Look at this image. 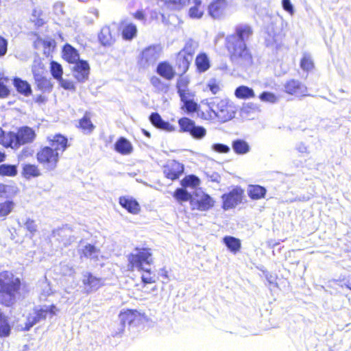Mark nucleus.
I'll return each mask as SVG.
<instances>
[{
  "mask_svg": "<svg viewBox=\"0 0 351 351\" xmlns=\"http://www.w3.org/2000/svg\"><path fill=\"white\" fill-rule=\"evenodd\" d=\"M99 254V250L91 244L86 245L83 249H82L81 256H83L87 258L97 259Z\"/></svg>",
  "mask_w": 351,
  "mask_h": 351,
  "instance_id": "nucleus-37",
  "label": "nucleus"
},
{
  "mask_svg": "<svg viewBox=\"0 0 351 351\" xmlns=\"http://www.w3.org/2000/svg\"><path fill=\"white\" fill-rule=\"evenodd\" d=\"M24 225L25 228L32 234L37 231V224L35 221L31 219H27Z\"/></svg>",
  "mask_w": 351,
  "mask_h": 351,
  "instance_id": "nucleus-58",
  "label": "nucleus"
},
{
  "mask_svg": "<svg viewBox=\"0 0 351 351\" xmlns=\"http://www.w3.org/2000/svg\"><path fill=\"white\" fill-rule=\"evenodd\" d=\"M98 40L101 45L104 47H110L115 42V38L112 34L111 29L109 26L105 25L98 34Z\"/></svg>",
  "mask_w": 351,
  "mask_h": 351,
  "instance_id": "nucleus-20",
  "label": "nucleus"
},
{
  "mask_svg": "<svg viewBox=\"0 0 351 351\" xmlns=\"http://www.w3.org/2000/svg\"><path fill=\"white\" fill-rule=\"evenodd\" d=\"M0 144L5 147L16 148V138L15 132H5L1 130L0 133Z\"/></svg>",
  "mask_w": 351,
  "mask_h": 351,
  "instance_id": "nucleus-24",
  "label": "nucleus"
},
{
  "mask_svg": "<svg viewBox=\"0 0 351 351\" xmlns=\"http://www.w3.org/2000/svg\"><path fill=\"white\" fill-rule=\"evenodd\" d=\"M198 47V43L193 39H189L180 52H184L186 56H190L192 58Z\"/></svg>",
  "mask_w": 351,
  "mask_h": 351,
  "instance_id": "nucleus-39",
  "label": "nucleus"
},
{
  "mask_svg": "<svg viewBox=\"0 0 351 351\" xmlns=\"http://www.w3.org/2000/svg\"><path fill=\"white\" fill-rule=\"evenodd\" d=\"M15 134L16 138V148H19L21 145L32 143L36 138L34 130L28 126L20 128L17 132H15Z\"/></svg>",
  "mask_w": 351,
  "mask_h": 351,
  "instance_id": "nucleus-13",
  "label": "nucleus"
},
{
  "mask_svg": "<svg viewBox=\"0 0 351 351\" xmlns=\"http://www.w3.org/2000/svg\"><path fill=\"white\" fill-rule=\"evenodd\" d=\"M181 184L185 188H195L199 184V179L194 175H189L182 180Z\"/></svg>",
  "mask_w": 351,
  "mask_h": 351,
  "instance_id": "nucleus-44",
  "label": "nucleus"
},
{
  "mask_svg": "<svg viewBox=\"0 0 351 351\" xmlns=\"http://www.w3.org/2000/svg\"><path fill=\"white\" fill-rule=\"evenodd\" d=\"M50 72L51 75L56 80H60L61 77H62L63 69L62 65L52 60L50 63Z\"/></svg>",
  "mask_w": 351,
  "mask_h": 351,
  "instance_id": "nucleus-38",
  "label": "nucleus"
},
{
  "mask_svg": "<svg viewBox=\"0 0 351 351\" xmlns=\"http://www.w3.org/2000/svg\"><path fill=\"white\" fill-rule=\"evenodd\" d=\"M189 1V0H165V3L171 10H180Z\"/></svg>",
  "mask_w": 351,
  "mask_h": 351,
  "instance_id": "nucleus-45",
  "label": "nucleus"
},
{
  "mask_svg": "<svg viewBox=\"0 0 351 351\" xmlns=\"http://www.w3.org/2000/svg\"><path fill=\"white\" fill-rule=\"evenodd\" d=\"M151 83L158 91L166 93L169 89L168 85L162 82L158 77H152Z\"/></svg>",
  "mask_w": 351,
  "mask_h": 351,
  "instance_id": "nucleus-49",
  "label": "nucleus"
},
{
  "mask_svg": "<svg viewBox=\"0 0 351 351\" xmlns=\"http://www.w3.org/2000/svg\"><path fill=\"white\" fill-rule=\"evenodd\" d=\"M173 197L179 202H187L191 203L194 197L184 188L177 189L173 193Z\"/></svg>",
  "mask_w": 351,
  "mask_h": 351,
  "instance_id": "nucleus-34",
  "label": "nucleus"
},
{
  "mask_svg": "<svg viewBox=\"0 0 351 351\" xmlns=\"http://www.w3.org/2000/svg\"><path fill=\"white\" fill-rule=\"evenodd\" d=\"M259 99L262 101H267L270 103H276L277 101V97L272 93L264 91L259 95Z\"/></svg>",
  "mask_w": 351,
  "mask_h": 351,
  "instance_id": "nucleus-53",
  "label": "nucleus"
},
{
  "mask_svg": "<svg viewBox=\"0 0 351 351\" xmlns=\"http://www.w3.org/2000/svg\"><path fill=\"white\" fill-rule=\"evenodd\" d=\"M189 83V80L186 77L180 76L178 79L176 88L178 90V95H181L184 91H187L189 90L188 85Z\"/></svg>",
  "mask_w": 351,
  "mask_h": 351,
  "instance_id": "nucleus-47",
  "label": "nucleus"
},
{
  "mask_svg": "<svg viewBox=\"0 0 351 351\" xmlns=\"http://www.w3.org/2000/svg\"><path fill=\"white\" fill-rule=\"evenodd\" d=\"M283 88L284 91L289 95L296 97L306 95V86L297 80L292 79L287 81L283 85Z\"/></svg>",
  "mask_w": 351,
  "mask_h": 351,
  "instance_id": "nucleus-11",
  "label": "nucleus"
},
{
  "mask_svg": "<svg viewBox=\"0 0 351 351\" xmlns=\"http://www.w3.org/2000/svg\"><path fill=\"white\" fill-rule=\"evenodd\" d=\"M119 27L121 28V36L124 40L131 41L137 36V27L135 24L128 22L127 19H122L119 23Z\"/></svg>",
  "mask_w": 351,
  "mask_h": 351,
  "instance_id": "nucleus-17",
  "label": "nucleus"
},
{
  "mask_svg": "<svg viewBox=\"0 0 351 351\" xmlns=\"http://www.w3.org/2000/svg\"><path fill=\"white\" fill-rule=\"evenodd\" d=\"M234 95L238 99H249L254 98L255 97V93L252 88L241 85L235 89Z\"/></svg>",
  "mask_w": 351,
  "mask_h": 351,
  "instance_id": "nucleus-30",
  "label": "nucleus"
},
{
  "mask_svg": "<svg viewBox=\"0 0 351 351\" xmlns=\"http://www.w3.org/2000/svg\"><path fill=\"white\" fill-rule=\"evenodd\" d=\"M37 88L43 92H50L53 85L51 80L46 77V74L37 75L34 77Z\"/></svg>",
  "mask_w": 351,
  "mask_h": 351,
  "instance_id": "nucleus-26",
  "label": "nucleus"
},
{
  "mask_svg": "<svg viewBox=\"0 0 351 351\" xmlns=\"http://www.w3.org/2000/svg\"><path fill=\"white\" fill-rule=\"evenodd\" d=\"M36 158L44 169L47 171H53L57 167L59 160V153L53 148L45 146L37 152Z\"/></svg>",
  "mask_w": 351,
  "mask_h": 351,
  "instance_id": "nucleus-6",
  "label": "nucleus"
},
{
  "mask_svg": "<svg viewBox=\"0 0 351 351\" xmlns=\"http://www.w3.org/2000/svg\"><path fill=\"white\" fill-rule=\"evenodd\" d=\"M126 312L129 318V326H132L133 324L135 325L140 317L138 312L137 311L132 310H128Z\"/></svg>",
  "mask_w": 351,
  "mask_h": 351,
  "instance_id": "nucleus-55",
  "label": "nucleus"
},
{
  "mask_svg": "<svg viewBox=\"0 0 351 351\" xmlns=\"http://www.w3.org/2000/svg\"><path fill=\"white\" fill-rule=\"evenodd\" d=\"M178 123L180 128V131L183 132L191 133L193 128L194 127L195 122L187 117H183L179 119Z\"/></svg>",
  "mask_w": 351,
  "mask_h": 351,
  "instance_id": "nucleus-40",
  "label": "nucleus"
},
{
  "mask_svg": "<svg viewBox=\"0 0 351 351\" xmlns=\"http://www.w3.org/2000/svg\"><path fill=\"white\" fill-rule=\"evenodd\" d=\"M18 173V169L16 165L1 164L0 165V176L14 177Z\"/></svg>",
  "mask_w": 351,
  "mask_h": 351,
  "instance_id": "nucleus-36",
  "label": "nucleus"
},
{
  "mask_svg": "<svg viewBox=\"0 0 351 351\" xmlns=\"http://www.w3.org/2000/svg\"><path fill=\"white\" fill-rule=\"evenodd\" d=\"M300 67L306 71L312 70L314 67L313 62L311 56L308 54H304L300 61Z\"/></svg>",
  "mask_w": 351,
  "mask_h": 351,
  "instance_id": "nucleus-48",
  "label": "nucleus"
},
{
  "mask_svg": "<svg viewBox=\"0 0 351 351\" xmlns=\"http://www.w3.org/2000/svg\"><path fill=\"white\" fill-rule=\"evenodd\" d=\"M120 205L127 211L133 215L138 214L141 210L138 202L133 197L129 196H122L119 197Z\"/></svg>",
  "mask_w": 351,
  "mask_h": 351,
  "instance_id": "nucleus-18",
  "label": "nucleus"
},
{
  "mask_svg": "<svg viewBox=\"0 0 351 351\" xmlns=\"http://www.w3.org/2000/svg\"><path fill=\"white\" fill-rule=\"evenodd\" d=\"M128 261L131 269L140 271L153 264L152 253L149 248L136 247L134 252L129 254Z\"/></svg>",
  "mask_w": 351,
  "mask_h": 351,
  "instance_id": "nucleus-4",
  "label": "nucleus"
},
{
  "mask_svg": "<svg viewBox=\"0 0 351 351\" xmlns=\"http://www.w3.org/2000/svg\"><path fill=\"white\" fill-rule=\"evenodd\" d=\"M215 201L208 194L203 193L198 197L197 194L195 195L193 199L191 201V206L193 210L197 209L200 211H207L213 207Z\"/></svg>",
  "mask_w": 351,
  "mask_h": 351,
  "instance_id": "nucleus-12",
  "label": "nucleus"
},
{
  "mask_svg": "<svg viewBox=\"0 0 351 351\" xmlns=\"http://www.w3.org/2000/svg\"><path fill=\"white\" fill-rule=\"evenodd\" d=\"M51 237L54 238L59 243L66 247L75 241V237L72 235V230L67 226L55 229L52 231Z\"/></svg>",
  "mask_w": 351,
  "mask_h": 351,
  "instance_id": "nucleus-9",
  "label": "nucleus"
},
{
  "mask_svg": "<svg viewBox=\"0 0 351 351\" xmlns=\"http://www.w3.org/2000/svg\"><path fill=\"white\" fill-rule=\"evenodd\" d=\"M50 142V147L53 148L54 150L61 152L62 153L66 150L68 147V139L60 134L54 135L52 138L48 137Z\"/></svg>",
  "mask_w": 351,
  "mask_h": 351,
  "instance_id": "nucleus-19",
  "label": "nucleus"
},
{
  "mask_svg": "<svg viewBox=\"0 0 351 351\" xmlns=\"http://www.w3.org/2000/svg\"><path fill=\"white\" fill-rule=\"evenodd\" d=\"M184 169L182 164L176 160H171L164 167L163 173L167 178L173 181L180 178L183 173Z\"/></svg>",
  "mask_w": 351,
  "mask_h": 351,
  "instance_id": "nucleus-14",
  "label": "nucleus"
},
{
  "mask_svg": "<svg viewBox=\"0 0 351 351\" xmlns=\"http://www.w3.org/2000/svg\"><path fill=\"white\" fill-rule=\"evenodd\" d=\"M14 202L12 201H5L0 203V217L7 216L12 210Z\"/></svg>",
  "mask_w": 351,
  "mask_h": 351,
  "instance_id": "nucleus-50",
  "label": "nucleus"
},
{
  "mask_svg": "<svg viewBox=\"0 0 351 351\" xmlns=\"http://www.w3.org/2000/svg\"><path fill=\"white\" fill-rule=\"evenodd\" d=\"M149 121L153 125L158 128L162 121V117L158 112H152L149 115Z\"/></svg>",
  "mask_w": 351,
  "mask_h": 351,
  "instance_id": "nucleus-60",
  "label": "nucleus"
},
{
  "mask_svg": "<svg viewBox=\"0 0 351 351\" xmlns=\"http://www.w3.org/2000/svg\"><path fill=\"white\" fill-rule=\"evenodd\" d=\"M57 308L55 305L37 306L34 308L33 312L27 317L25 330H29L35 324L45 320L47 315L51 318L56 313Z\"/></svg>",
  "mask_w": 351,
  "mask_h": 351,
  "instance_id": "nucleus-5",
  "label": "nucleus"
},
{
  "mask_svg": "<svg viewBox=\"0 0 351 351\" xmlns=\"http://www.w3.org/2000/svg\"><path fill=\"white\" fill-rule=\"evenodd\" d=\"M232 148L237 155H245L251 150L249 143L244 139L237 138L232 142Z\"/></svg>",
  "mask_w": 351,
  "mask_h": 351,
  "instance_id": "nucleus-22",
  "label": "nucleus"
},
{
  "mask_svg": "<svg viewBox=\"0 0 351 351\" xmlns=\"http://www.w3.org/2000/svg\"><path fill=\"white\" fill-rule=\"evenodd\" d=\"M282 6L283 9L290 14L294 13V8L291 0H282Z\"/></svg>",
  "mask_w": 351,
  "mask_h": 351,
  "instance_id": "nucleus-61",
  "label": "nucleus"
},
{
  "mask_svg": "<svg viewBox=\"0 0 351 351\" xmlns=\"http://www.w3.org/2000/svg\"><path fill=\"white\" fill-rule=\"evenodd\" d=\"M13 83L19 93L25 96H29L32 94L31 85L27 81L23 80L19 77H15Z\"/></svg>",
  "mask_w": 351,
  "mask_h": 351,
  "instance_id": "nucleus-27",
  "label": "nucleus"
},
{
  "mask_svg": "<svg viewBox=\"0 0 351 351\" xmlns=\"http://www.w3.org/2000/svg\"><path fill=\"white\" fill-rule=\"evenodd\" d=\"M207 87L208 88V89L211 91V93L213 95H216L220 90V88H219V85L216 83L215 80H210L208 82Z\"/></svg>",
  "mask_w": 351,
  "mask_h": 351,
  "instance_id": "nucleus-63",
  "label": "nucleus"
},
{
  "mask_svg": "<svg viewBox=\"0 0 351 351\" xmlns=\"http://www.w3.org/2000/svg\"><path fill=\"white\" fill-rule=\"evenodd\" d=\"M205 176L211 182L219 183L221 180L220 175L213 171H207L205 172Z\"/></svg>",
  "mask_w": 351,
  "mask_h": 351,
  "instance_id": "nucleus-59",
  "label": "nucleus"
},
{
  "mask_svg": "<svg viewBox=\"0 0 351 351\" xmlns=\"http://www.w3.org/2000/svg\"><path fill=\"white\" fill-rule=\"evenodd\" d=\"M62 53L64 59L69 63L75 64L80 60L77 51L69 44L64 46Z\"/></svg>",
  "mask_w": 351,
  "mask_h": 351,
  "instance_id": "nucleus-23",
  "label": "nucleus"
},
{
  "mask_svg": "<svg viewBox=\"0 0 351 351\" xmlns=\"http://www.w3.org/2000/svg\"><path fill=\"white\" fill-rule=\"evenodd\" d=\"M227 7L226 0H213L208 5V13L214 19H221L225 16Z\"/></svg>",
  "mask_w": 351,
  "mask_h": 351,
  "instance_id": "nucleus-15",
  "label": "nucleus"
},
{
  "mask_svg": "<svg viewBox=\"0 0 351 351\" xmlns=\"http://www.w3.org/2000/svg\"><path fill=\"white\" fill-rule=\"evenodd\" d=\"M82 282L84 291L87 293L97 291L104 285L102 278H98L88 271H84L82 274Z\"/></svg>",
  "mask_w": 351,
  "mask_h": 351,
  "instance_id": "nucleus-10",
  "label": "nucleus"
},
{
  "mask_svg": "<svg viewBox=\"0 0 351 351\" xmlns=\"http://www.w3.org/2000/svg\"><path fill=\"white\" fill-rule=\"evenodd\" d=\"M141 271H143L141 276V279L144 284H151L156 282V276L151 271L150 267H147Z\"/></svg>",
  "mask_w": 351,
  "mask_h": 351,
  "instance_id": "nucleus-43",
  "label": "nucleus"
},
{
  "mask_svg": "<svg viewBox=\"0 0 351 351\" xmlns=\"http://www.w3.org/2000/svg\"><path fill=\"white\" fill-rule=\"evenodd\" d=\"M22 175L25 178L29 180L32 178L40 176V172L36 165L26 164L23 167Z\"/></svg>",
  "mask_w": 351,
  "mask_h": 351,
  "instance_id": "nucleus-33",
  "label": "nucleus"
},
{
  "mask_svg": "<svg viewBox=\"0 0 351 351\" xmlns=\"http://www.w3.org/2000/svg\"><path fill=\"white\" fill-rule=\"evenodd\" d=\"M267 189L261 185H250L247 189V194L252 199H260L264 198Z\"/></svg>",
  "mask_w": 351,
  "mask_h": 351,
  "instance_id": "nucleus-28",
  "label": "nucleus"
},
{
  "mask_svg": "<svg viewBox=\"0 0 351 351\" xmlns=\"http://www.w3.org/2000/svg\"><path fill=\"white\" fill-rule=\"evenodd\" d=\"M116 152L126 155L132 152V147L129 141L124 137L119 138L114 144Z\"/></svg>",
  "mask_w": 351,
  "mask_h": 351,
  "instance_id": "nucleus-29",
  "label": "nucleus"
},
{
  "mask_svg": "<svg viewBox=\"0 0 351 351\" xmlns=\"http://www.w3.org/2000/svg\"><path fill=\"white\" fill-rule=\"evenodd\" d=\"M244 191L239 186L234 188L229 193H225L221 196L223 200V208L228 210L234 208L239 204L241 203Z\"/></svg>",
  "mask_w": 351,
  "mask_h": 351,
  "instance_id": "nucleus-8",
  "label": "nucleus"
},
{
  "mask_svg": "<svg viewBox=\"0 0 351 351\" xmlns=\"http://www.w3.org/2000/svg\"><path fill=\"white\" fill-rule=\"evenodd\" d=\"M119 325L118 328V331H116L115 333L113 335L114 336L119 335L123 332L124 330V328L126 324L129 325V318L127 315V312H121L119 315Z\"/></svg>",
  "mask_w": 351,
  "mask_h": 351,
  "instance_id": "nucleus-46",
  "label": "nucleus"
},
{
  "mask_svg": "<svg viewBox=\"0 0 351 351\" xmlns=\"http://www.w3.org/2000/svg\"><path fill=\"white\" fill-rule=\"evenodd\" d=\"M193 58L190 56H186L184 52H179L176 58V65L182 74L185 73L189 67Z\"/></svg>",
  "mask_w": 351,
  "mask_h": 351,
  "instance_id": "nucleus-25",
  "label": "nucleus"
},
{
  "mask_svg": "<svg viewBox=\"0 0 351 351\" xmlns=\"http://www.w3.org/2000/svg\"><path fill=\"white\" fill-rule=\"evenodd\" d=\"M206 104L209 110L210 119H217L221 122L231 120L237 112L234 103L228 99L210 98L207 99Z\"/></svg>",
  "mask_w": 351,
  "mask_h": 351,
  "instance_id": "nucleus-3",
  "label": "nucleus"
},
{
  "mask_svg": "<svg viewBox=\"0 0 351 351\" xmlns=\"http://www.w3.org/2000/svg\"><path fill=\"white\" fill-rule=\"evenodd\" d=\"M162 47L160 45H153L146 47L141 53L140 64L143 68L153 65L160 58Z\"/></svg>",
  "mask_w": 351,
  "mask_h": 351,
  "instance_id": "nucleus-7",
  "label": "nucleus"
},
{
  "mask_svg": "<svg viewBox=\"0 0 351 351\" xmlns=\"http://www.w3.org/2000/svg\"><path fill=\"white\" fill-rule=\"evenodd\" d=\"M73 76L79 82H86L89 75L90 66L87 61L79 60L73 69Z\"/></svg>",
  "mask_w": 351,
  "mask_h": 351,
  "instance_id": "nucleus-16",
  "label": "nucleus"
},
{
  "mask_svg": "<svg viewBox=\"0 0 351 351\" xmlns=\"http://www.w3.org/2000/svg\"><path fill=\"white\" fill-rule=\"evenodd\" d=\"M156 72L160 76L167 80H172L176 75L171 65L167 62H160L157 66Z\"/></svg>",
  "mask_w": 351,
  "mask_h": 351,
  "instance_id": "nucleus-21",
  "label": "nucleus"
},
{
  "mask_svg": "<svg viewBox=\"0 0 351 351\" xmlns=\"http://www.w3.org/2000/svg\"><path fill=\"white\" fill-rule=\"evenodd\" d=\"M204 14V11L197 6H192L189 11V16L192 19H200Z\"/></svg>",
  "mask_w": 351,
  "mask_h": 351,
  "instance_id": "nucleus-56",
  "label": "nucleus"
},
{
  "mask_svg": "<svg viewBox=\"0 0 351 351\" xmlns=\"http://www.w3.org/2000/svg\"><path fill=\"white\" fill-rule=\"evenodd\" d=\"M158 128L162 130L168 131V132H171L174 130V128L173 125H171L168 121H165L163 119H162V122L160 123V124L159 125V126L158 127Z\"/></svg>",
  "mask_w": 351,
  "mask_h": 351,
  "instance_id": "nucleus-64",
  "label": "nucleus"
},
{
  "mask_svg": "<svg viewBox=\"0 0 351 351\" xmlns=\"http://www.w3.org/2000/svg\"><path fill=\"white\" fill-rule=\"evenodd\" d=\"M206 134V129L202 126L194 125L190 134L196 139H201L205 136Z\"/></svg>",
  "mask_w": 351,
  "mask_h": 351,
  "instance_id": "nucleus-51",
  "label": "nucleus"
},
{
  "mask_svg": "<svg viewBox=\"0 0 351 351\" xmlns=\"http://www.w3.org/2000/svg\"><path fill=\"white\" fill-rule=\"evenodd\" d=\"M252 34L253 29L250 25L239 23L234 27V32L226 38V47L234 64L245 68L252 64V56L247 47Z\"/></svg>",
  "mask_w": 351,
  "mask_h": 351,
  "instance_id": "nucleus-1",
  "label": "nucleus"
},
{
  "mask_svg": "<svg viewBox=\"0 0 351 351\" xmlns=\"http://www.w3.org/2000/svg\"><path fill=\"white\" fill-rule=\"evenodd\" d=\"M195 65L199 72L206 71L210 66L208 56L205 53L199 54L195 59Z\"/></svg>",
  "mask_w": 351,
  "mask_h": 351,
  "instance_id": "nucleus-32",
  "label": "nucleus"
},
{
  "mask_svg": "<svg viewBox=\"0 0 351 351\" xmlns=\"http://www.w3.org/2000/svg\"><path fill=\"white\" fill-rule=\"evenodd\" d=\"M31 21L37 27L43 26L45 23V19L43 12L40 9H34L32 14Z\"/></svg>",
  "mask_w": 351,
  "mask_h": 351,
  "instance_id": "nucleus-41",
  "label": "nucleus"
},
{
  "mask_svg": "<svg viewBox=\"0 0 351 351\" xmlns=\"http://www.w3.org/2000/svg\"><path fill=\"white\" fill-rule=\"evenodd\" d=\"M8 51V41L5 38L0 36V57L4 56Z\"/></svg>",
  "mask_w": 351,
  "mask_h": 351,
  "instance_id": "nucleus-62",
  "label": "nucleus"
},
{
  "mask_svg": "<svg viewBox=\"0 0 351 351\" xmlns=\"http://www.w3.org/2000/svg\"><path fill=\"white\" fill-rule=\"evenodd\" d=\"M32 72L34 77L37 75H44L47 73L45 65L41 59L38 56H36L32 65Z\"/></svg>",
  "mask_w": 351,
  "mask_h": 351,
  "instance_id": "nucleus-35",
  "label": "nucleus"
},
{
  "mask_svg": "<svg viewBox=\"0 0 351 351\" xmlns=\"http://www.w3.org/2000/svg\"><path fill=\"white\" fill-rule=\"evenodd\" d=\"M79 125L82 130L87 133H90L95 128L90 117L86 114L79 121Z\"/></svg>",
  "mask_w": 351,
  "mask_h": 351,
  "instance_id": "nucleus-42",
  "label": "nucleus"
},
{
  "mask_svg": "<svg viewBox=\"0 0 351 351\" xmlns=\"http://www.w3.org/2000/svg\"><path fill=\"white\" fill-rule=\"evenodd\" d=\"M212 149L219 154H227L230 152V147L223 143H214L212 145Z\"/></svg>",
  "mask_w": 351,
  "mask_h": 351,
  "instance_id": "nucleus-54",
  "label": "nucleus"
},
{
  "mask_svg": "<svg viewBox=\"0 0 351 351\" xmlns=\"http://www.w3.org/2000/svg\"><path fill=\"white\" fill-rule=\"evenodd\" d=\"M182 103V108L187 113L195 112L198 110L197 104L193 99Z\"/></svg>",
  "mask_w": 351,
  "mask_h": 351,
  "instance_id": "nucleus-52",
  "label": "nucleus"
},
{
  "mask_svg": "<svg viewBox=\"0 0 351 351\" xmlns=\"http://www.w3.org/2000/svg\"><path fill=\"white\" fill-rule=\"evenodd\" d=\"M21 280L11 272L2 271L0 273V303L11 306L16 301L19 293Z\"/></svg>",
  "mask_w": 351,
  "mask_h": 351,
  "instance_id": "nucleus-2",
  "label": "nucleus"
},
{
  "mask_svg": "<svg viewBox=\"0 0 351 351\" xmlns=\"http://www.w3.org/2000/svg\"><path fill=\"white\" fill-rule=\"evenodd\" d=\"M223 240L226 246L233 254H236L240 250L241 243L239 239L232 236H226Z\"/></svg>",
  "mask_w": 351,
  "mask_h": 351,
  "instance_id": "nucleus-31",
  "label": "nucleus"
},
{
  "mask_svg": "<svg viewBox=\"0 0 351 351\" xmlns=\"http://www.w3.org/2000/svg\"><path fill=\"white\" fill-rule=\"evenodd\" d=\"M60 86L65 90H74L75 89V85L73 83L69 80H64L62 77L58 80Z\"/></svg>",
  "mask_w": 351,
  "mask_h": 351,
  "instance_id": "nucleus-57",
  "label": "nucleus"
}]
</instances>
